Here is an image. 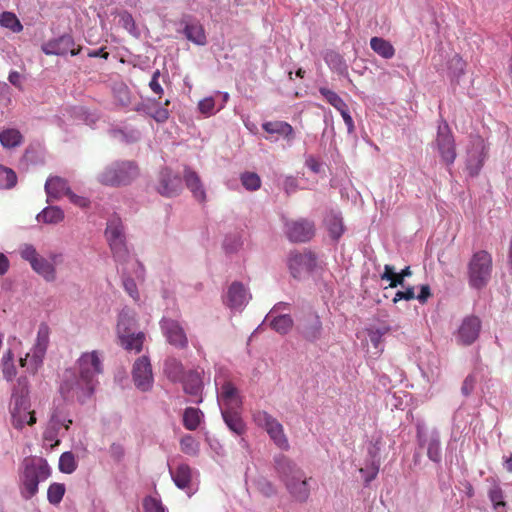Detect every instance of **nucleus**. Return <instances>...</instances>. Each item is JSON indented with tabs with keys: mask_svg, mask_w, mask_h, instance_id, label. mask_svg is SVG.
Listing matches in <instances>:
<instances>
[{
	"mask_svg": "<svg viewBox=\"0 0 512 512\" xmlns=\"http://www.w3.org/2000/svg\"><path fill=\"white\" fill-rule=\"evenodd\" d=\"M275 468L291 497L297 502H306L310 487L304 471L284 455L275 458Z\"/></svg>",
	"mask_w": 512,
	"mask_h": 512,
	"instance_id": "obj_1",
	"label": "nucleus"
},
{
	"mask_svg": "<svg viewBox=\"0 0 512 512\" xmlns=\"http://www.w3.org/2000/svg\"><path fill=\"white\" fill-rule=\"evenodd\" d=\"M51 469L43 458L26 460L20 476L21 494L25 499H31L38 492L41 481L48 479Z\"/></svg>",
	"mask_w": 512,
	"mask_h": 512,
	"instance_id": "obj_2",
	"label": "nucleus"
},
{
	"mask_svg": "<svg viewBox=\"0 0 512 512\" xmlns=\"http://www.w3.org/2000/svg\"><path fill=\"white\" fill-rule=\"evenodd\" d=\"M140 174L135 161H116L107 166L99 175L98 181L106 186L128 185Z\"/></svg>",
	"mask_w": 512,
	"mask_h": 512,
	"instance_id": "obj_3",
	"label": "nucleus"
},
{
	"mask_svg": "<svg viewBox=\"0 0 512 512\" xmlns=\"http://www.w3.org/2000/svg\"><path fill=\"white\" fill-rule=\"evenodd\" d=\"M493 269L492 256L485 250L475 252L468 264V282L474 289H482L489 283Z\"/></svg>",
	"mask_w": 512,
	"mask_h": 512,
	"instance_id": "obj_4",
	"label": "nucleus"
},
{
	"mask_svg": "<svg viewBox=\"0 0 512 512\" xmlns=\"http://www.w3.org/2000/svg\"><path fill=\"white\" fill-rule=\"evenodd\" d=\"M95 382L83 379L80 374L66 370L60 385V393L66 400L85 402L94 392Z\"/></svg>",
	"mask_w": 512,
	"mask_h": 512,
	"instance_id": "obj_5",
	"label": "nucleus"
},
{
	"mask_svg": "<svg viewBox=\"0 0 512 512\" xmlns=\"http://www.w3.org/2000/svg\"><path fill=\"white\" fill-rule=\"evenodd\" d=\"M135 319L128 313L122 312L119 315L117 323V335L120 345L127 351L139 353L142 351L145 334L143 332L134 333Z\"/></svg>",
	"mask_w": 512,
	"mask_h": 512,
	"instance_id": "obj_6",
	"label": "nucleus"
},
{
	"mask_svg": "<svg viewBox=\"0 0 512 512\" xmlns=\"http://www.w3.org/2000/svg\"><path fill=\"white\" fill-rule=\"evenodd\" d=\"M433 148L437 151L443 163L446 165L454 163L457 156L456 145L454 136L446 122L439 124Z\"/></svg>",
	"mask_w": 512,
	"mask_h": 512,
	"instance_id": "obj_7",
	"label": "nucleus"
},
{
	"mask_svg": "<svg viewBox=\"0 0 512 512\" xmlns=\"http://www.w3.org/2000/svg\"><path fill=\"white\" fill-rule=\"evenodd\" d=\"M12 425L16 429H22L25 424L33 425L36 423L35 412L30 411V403L25 394H13L11 407Z\"/></svg>",
	"mask_w": 512,
	"mask_h": 512,
	"instance_id": "obj_8",
	"label": "nucleus"
},
{
	"mask_svg": "<svg viewBox=\"0 0 512 512\" xmlns=\"http://www.w3.org/2000/svg\"><path fill=\"white\" fill-rule=\"evenodd\" d=\"M487 154L485 141L480 136L472 137L467 150V169L471 176H476L481 170Z\"/></svg>",
	"mask_w": 512,
	"mask_h": 512,
	"instance_id": "obj_9",
	"label": "nucleus"
},
{
	"mask_svg": "<svg viewBox=\"0 0 512 512\" xmlns=\"http://www.w3.org/2000/svg\"><path fill=\"white\" fill-rule=\"evenodd\" d=\"M157 192L164 197H174L182 190V181L178 174L169 168H163L158 174Z\"/></svg>",
	"mask_w": 512,
	"mask_h": 512,
	"instance_id": "obj_10",
	"label": "nucleus"
},
{
	"mask_svg": "<svg viewBox=\"0 0 512 512\" xmlns=\"http://www.w3.org/2000/svg\"><path fill=\"white\" fill-rule=\"evenodd\" d=\"M80 376L91 382L97 381L95 376L102 373V362L97 351L83 353L77 361Z\"/></svg>",
	"mask_w": 512,
	"mask_h": 512,
	"instance_id": "obj_11",
	"label": "nucleus"
},
{
	"mask_svg": "<svg viewBox=\"0 0 512 512\" xmlns=\"http://www.w3.org/2000/svg\"><path fill=\"white\" fill-rule=\"evenodd\" d=\"M162 332L170 345L178 349L188 347V338L180 323L170 318H163L160 322Z\"/></svg>",
	"mask_w": 512,
	"mask_h": 512,
	"instance_id": "obj_12",
	"label": "nucleus"
},
{
	"mask_svg": "<svg viewBox=\"0 0 512 512\" xmlns=\"http://www.w3.org/2000/svg\"><path fill=\"white\" fill-rule=\"evenodd\" d=\"M135 385L142 391H148L152 387L153 374L150 360L147 356L138 358L132 370Z\"/></svg>",
	"mask_w": 512,
	"mask_h": 512,
	"instance_id": "obj_13",
	"label": "nucleus"
},
{
	"mask_svg": "<svg viewBox=\"0 0 512 512\" xmlns=\"http://www.w3.org/2000/svg\"><path fill=\"white\" fill-rule=\"evenodd\" d=\"M286 234L292 242H307L313 238L315 226L313 222L306 219L287 222Z\"/></svg>",
	"mask_w": 512,
	"mask_h": 512,
	"instance_id": "obj_14",
	"label": "nucleus"
},
{
	"mask_svg": "<svg viewBox=\"0 0 512 512\" xmlns=\"http://www.w3.org/2000/svg\"><path fill=\"white\" fill-rule=\"evenodd\" d=\"M81 49V46L75 47L74 39L70 35H63L58 39L47 42L42 47L46 55H66L70 53L72 56H76Z\"/></svg>",
	"mask_w": 512,
	"mask_h": 512,
	"instance_id": "obj_15",
	"label": "nucleus"
},
{
	"mask_svg": "<svg viewBox=\"0 0 512 512\" xmlns=\"http://www.w3.org/2000/svg\"><path fill=\"white\" fill-rule=\"evenodd\" d=\"M481 329V321L476 316H467L463 319L456 334V340L463 345H470L476 341Z\"/></svg>",
	"mask_w": 512,
	"mask_h": 512,
	"instance_id": "obj_16",
	"label": "nucleus"
},
{
	"mask_svg": "<svg viewBox=\"0 0 512 512\" xmlns=\"http://www.w3.org/2000/svg\"><path fill=\"white\" fill-rule=\"evenodd\" d=\"M50 329L47 324H40L37 332L36 342L32 348L31 361L33 362V370L42 364L49 345Z\"/></svg>",
	"mask_w": 512,
	"mask_h": 512,
	"instance_id": "obj_17",
	"label": "nucleus"
},
{
	"mask_svg": "<svg viewBox=\"0 0 512 512\" xmlns=\"http://www.w3.org/2000/svg\"><path fill=\"white\" fill-rule=\"evenodd\" d=\"M218 401L221 404V410H240L242 400L237 388L230 381H226L222 387Z\"/></svg>",
	"mask_w": 512,
	"mask_h": 512,
	"instance_id": "obj_18",
	"label": "nucleus"
},
{
	"mask_svg": "<svg viewBox=\"0 0 512 512\" xmlns=\"http://www.w3.org/2000/svg\"><path fill=\"white\" fill-rule=\"evenodd\" d=\"M280 306H274L268 315L266 316V321L269 322L270 327L281 335H286L289 333L294 325V321L289 314H280Z\"/></svg>",
	"mask_w": 512,
	"mask_h": 512,
	"instance_id": "obj_19",
	"label": "nucleus"
},
{
	"mask_svg": "<svg viewBox=\"0 0 512 512\" xmlns=\"http://www.w3.org/2000/svg\"><path fill=\"white\" fill-rule=\"evenodd\" d=\"M183 179L186 187L190 190L193 197L199 202L206 201V191L199 174L189 166L183 170Z\"/></svg>",
	"mask_w": 512,
	"mask_h": 512,
	"instance_id": "obj_20",
	"label": "nucleus"
},
{
	"mask_svg": "<svg viewBox=\"0 0 512 512\" xmlns=\"http://www.w3.org/2000/svg\"><path fill=\"white\" fill-rule=\"evenodd\" d=\"M315 266V257L312 253H295L289 259V268L295 278L301 277L302 273L309 272Z\"/></svg>",
	"mask_w": 512,
	"mask_h": 512,
	"instance_id": "obj_21",
	"label": "nucleus"
},
{
	"mask_svg": "<svg viewBox=\"0 0 512 512\" xmlns=\"http://www.w3.org/2000/svg\"><path fill=\"white\" fill-rule=\"evenodd\" d=\"M202 372L198 370H189L180 380L183 384V390L191 396H200L203 390Z\"/></svg>",
	"mask_w": 512,
	"mask_h": 512,
	"instance_id": "obj_22",
	"label": "nucleus"
},
{
	"mask_svg": "<svg viewBox=\"0 0 512 512\" xmlns=\"http://www.w3.org/2000/svg\"><path fill=\"white\" fill-rule=\"evenodd\" d=\"M264 430L278 448L285 451L290 448L288 438L284 433L283 425L277 419L272 421Z\"/></svg>",
	"mask_w": 512,
	"mask_h": 512,
	"instance_id": "obj_23",
	"label": "nucleus"
},
{
	"mask_svg": "<svg viewBox=\"0 0 512 512\" xmlns=\"http://www.w3.org/2000/svg\"><path fill=\"white\" fill-rule=\"evenodd\" d=\"M113 257L117 263L128 265L130 261V252L126 242V235L108 242Z\"/></svg>",
	"mask_w": 512,
	"mask_h": 512,
	"instance_id": "obj_24",
	"label": "nucleus"
},
{
	"mask_svg": "<svg viewBox=\"0 0 512 512\" xmlns=\"http://www.w3.org/2000/svg\"><path fill=\"white\" fill-rule=\"evenodd\" d=\"M68 190L67 181L58 176L49 177L45 183V191L48 198L59 199L65 196Z\"/></svg>",
	"mask_w": 512,
	"mask_h": 512,
	"instance_id": "obj_25",
	"label": "nucleus"
},
{
	"mask_svg": "<svg viewBox=\"0 0 512 512\" xmlns=\"http://www.w3.org/2000/svg\"><path fill=\"white\" fill-rule=\"evenodd\" d=\"M221 414L228 428L237 435H242L246 431V425L240 415L239 410H221Z\"/></svg>",
	"mask_w": 512,
	"mask_h": 512,
	"instance_id": "obj_26",
	"label": "nucleus"
},
{
	"mask_svg": "<svg viewBox=\"0 0 512 512\" xmlns=\"http://www.w3.org/2000/svg\"><path fill=\"white\" fill-rule=\"evenodd\" d=\"M263 130L270 134H278L291 140L294 138L293 127L285 121H270L262 125Z\"/></svg>",
	"mask_w": 512,
	"mask_h": 512,
	"instance_id": "obj_27",
	"label": "nucleus"
},
{
	"mask_svg": "<svg viewBox=\"0 0 512 512\" xmlns=\"http://www.w3.org/2000/svg\"><path fill=\"white\" fill-rule=\"evenodd\" d=\"M247 299V293L241 283L234 282L231 284L227 294V303L231 308L242 306Z\"/></svg>",
	"mask_w": 512,
	"mask_h": 512,
	"instance_id": "obj_28",
	"label": "nucleus"
},
{
	"mask_svg": "<svg viewBox=\"0 0 512 512\" xmlns=\"http://www.w3.org/2000/svg\"><path fill=\"white\" fill-rule=\"evenodd\" d=\"M487 496L495 512H505L507 503L505 501L504 491L502 490L499 484H493L489 488Z\"/></svg>",
	"mask_w": 512,
	"mask_h": 512,
	"instance_id": "obj_29",
	"label": "nucleus"
},
{
	"mask_svg": "<svg viewBox=\"0 0 512 512\" xmlns=\"http://www.w3.org/2000/svg\"><path fill=\"white\" fill-rule=\"evenodd\" d=\"M325 226L329 232V235L334 240H338L344 233V224L342 218L334 213H329L324 220Z\"/></svg>",
	"mask_w": 512,
	"mask_h": 512,
	"instance_id": "obj_30",
	"label": "nucleus"
},
{
	"mask_svg": "<svg viewBox=\"0 0 512 512\" xmlns=\"http://www.w3.org/2000/svg\"><path fill=\"white\" fill-rule=\"evenodd\" d=\"M164 373L173 382H180L185 375L182 363L176 358H168L164 363Z\"/></svg>",
	"mask_w": 512,
	"mask_h": 512,
	"instance_id": "obj_31",
	"label": "nucleus"
},
{
	"mask_svg": "<svg viewBox=\"0 0 512 512\" xmlns=\"http://www.w3.org/2000/svg\"><path fill=\"white\" fill-rule=\"evenodd\" d=\"M31 267L46 281H54L56 278V270L54 265L41 256L31 265Z\"/></svg>",
	"mask_w": 512,
	"mask_h": 512,
	"instance_id": "obj_32",
	"label": "nucleus"
},
{
	"mask_svg": "<svg viewBox=\"0 0 512 512\" xmlns=\"http://www.w3.org/2000/svg\"><path fill=\"white\" fill-rule=\"evenodd\" d=\"M23 142V136L14 128L4 129L0 132V143L6 149L15 148Z\"/></svg>",
	"mask_w": 512,
	"mask_h": 512,
	"instance_id": "obj_33",
	"label": "nucleus"
},
{
	"mask_svg": "<svg viewBox=\"0 0 512 512\" xmlns=\"http://www.w3.org/2000/svg\"><path fill=\"white\" fill-rule=\"evenodd\" d=\"M370 46L375 53L385 59H391L395 54L393 45L381 37H372Z\"/></svg>",
	"mask_w": 512,
	"mask_h": 512,
	"instance_id": "obj_34",
	"label": "nucleus"
},
{
	"mask_svg": "<svg viewBox=\"0 0 512 512\" xmlns=\"http://www.w3.org/2000/svg\"><path fill=\"white\" fill-rule=\"evenodd\" d=\"M184 34L189 41L197 45H205L207 42L205 30L198 22L187 24L184 28Z\"/></svg>",
	"mask_w": 512,
	"mask_h": 512,
	"instance_id": "obj_35",
	"label": "nucleus"
},
{
	"mask_svg": "<svg viewBox=\"0 0 512 512\" xmlns=\"http://www.w3.org/2000/svg\"><path fill=\"white\" fill-rule=\"evenodd\" d=\"M175 485L180 489H185L191 483V468L187 464H180L174 472H171Z\"/></svg>",
	"mask_w": 512,
	"mask_h": 512,
	"instance_id": "obj_36",
	"label": "nucleus"
},
{
	"mask_svg": "<svg viewBox=\"0 0 512 512\" xmlns=\"http://www.w3.org/2000/svg\"><path fill=\"white\" fill-rule=\"evenodd\" d=\"M63 219L64 212L57 206L46 207L37 215V220L46 224H57Z\"/></svg>",
	"mask_w": 512,
	"mask_h": 512,
	"instance_id": "obj_37",
	"label": "nucleus"
},
{
	"mask_svg": "<svg viewBox=\"0 0 512 512\" xmlns=\"http://www.w3.org/2000/svg\"><path fill=\"white\" fill-rule=\"evenodd\" d=\"M425 441L427 443V455L429 459L436 463L440 462L441 448L439 434L436 431H432Z\"/></svg>",
	"mask_w": 512,
	"mask_h": 512,
	"instance_id": "obj_38",
	"label": "nucleus"
},
{
	"mask_svg": "<svg viewBox=\"0 0 512 512\" xmlns=\"http://www.w3.org/2000/svg\"><path fill=\"white\" fill-rule=\"evenodd\" d=\"M202 412L198 408L188 407L184 411L183 425L187 430H196L201 422Z\"/></svg>",
	"mask_w": 512,
	"mask_h": 512,
	"instance_id": "obj_39",
	"label": "nucleus"
},
{
	"mask_svg": "<svg viewBox=\"0 0 512 512\" xmlns=\"http://www.w3.org/2000/svg\"><path fill=\"white\" fill-rule=\"evenodd\" d=\"M125 235L124 226L122 221L118 218H113L109 220L106 230L105 236L108 242L120 238Z\"/></svg>",
	"mask_w": 512,
	"mask_h": 512,
	"instance_id": "obj_40",
	"label": "nucleus"
},
{
	"mask_svg": "<svg viewBox=\"0 0 512 512\" xmlns=\"http://www.w3.org/2000/svg\"><path fill=\"white\" fill-rule=\"evenodd\" d=\"M0 25L10 29L15 33L21 32L23 29V26L17 16L14 13L8 11L0 14Z\"/></svg>",
	"mask_w": 512,
	"mask_h": 512,
	"instance_id": "obj_41",
	"label": "nucleus"
},
{
	"mask_svg": "<svg viewBox=\"0 0 512 512\" xmlns=\"http://www.w3.org/2000/svg\"><path fill=\"white\" fill-rule=\"evenodd\" d=\"M122 277H123V286L125 291L129 294L131 298L134 300H139V291L134 279L130 276V271L127 268V265H122Z\"/></svg>",
	"mask_w": 512,
	"mask_h": 512,
	"instance_id": "obj_42",
	"label": "nucleus"
},
{
	"mask_svg": "<svg viewBox=\"0 0 512 512\" xmlns=\"http://www.w3.org/2000/svg\"><path fill=\"white\" fill-rule=\"evenodd\" d=\"M17 184L16 173L0 164V189H11Z\"/></svg>",
	"mask_w": 512,
	"mask_h": 512,
	"instance_id": "obj_43",
	"label": "nucleus"
},
{
	"mask_svg": "<svg viewBox=\"0 0 512 512\" xmlns=\"http://www.w3.org/2000/svg\"><path fill=\"white\" fill-rule=\"evenodd\" d=\"M447 69L451 77L458 79L464 74L465 62L458 54H453L447 62Z\"/></svg>",
	"mask_w": 512,
	"mask_h": 512,
	"instance_id": "obj_44",
	"label": "nucleus"
},
{
	"mask_svg": "<svg viewBox=\"0 0 512 512\" xmlns=\"http://www.w3.org/2000/svg\"><path fill=\"white\" fill-rule=\"evenodd\" d=\"M319 92L326 99V101L339 112L347 106L344 100L336 92L325 87H321Z\"/></svg>",
	"mask_w": 512,
	"mask_h": 512,
	"instance_id": "obj_45",
	"label": "nucleus"
},
{
	"mask_svg": "<svg viewBox=\"0 0 512 512\" xmlns=\"http://www.w3.org/2000/svg\"><path fill=\"white\" fill-rule=\"evenodd\" d=\"M77 468V462L72 452H64L59 459V470L66 474L73 473Z\"/></svg>",
	"mask_w": 512,
	"mask_h": 512,
	"instance_id": "obj_46",
	"label": "nucleus"
},
{
	"mask_svg": "<svg viewBox=\"0 0 512 512\" xmlns=\"http://www.w3.org/2000/svg\"><path fill=\"white\" fill-rule=\"evenodd\" d=\"M180 449L183 453L196 456L199 452V443L191 435H185L180 440Z\"/></svg>",
	"mask_w": 512,
	"mask_h": 512,
	"instance_id": "obj_47",
	"label": "nucleus"
},
{
	"mask_svg": "<svg viewBox=\"0 0 512 512\" xmlns=\"http://www.w3.org/2000/svg\"><path fill=\"white\" fill-rule=\"evenodd\" d=\"M65 494V485L62 483H52L47 491L48 501L53 504H59Z\"/></svg>",
	"mask_w": 512,
	"mask_h": 512,
	"instance_id": "obj_48",
	"label": "nucleus"
},
{
	"mask_svg": "<svg viewBox=\"0 0 512 512\" xmlns=\"http://www.w3.org/2000/svg\"><path fill=\"white\" fill-rule=\"evenodd\" d=\"M242 185L249 191H256L261 187V179L254 172H245L240 177Z\"/></svg>",
	"mask_w": 512,
	"mask_h": 512,
	"instance_id": "obj_49",
	"label": "nucleus"
},
{
	"mask_svg": "<svg viewBox=\"0 0 512 512\" xmlns=\"http://www.w3.org/2000/svg\"><path fill=\"white\" fill-rule=\"evenodd\" d=\"M252 419L256 426L265 429L276 418L265 410H255L252 413Z\"/></svg>",
	"mask_w": 512,
	"mask_h": 512,
	"instance_id": "obj_50",
	"label": "nucleus"
},
{
	"mask_svg": "<svg viewBox=\"0 0 512 512\" xmlns=\"http://www.w3.org/2000/svg\"><path fill=\"white\" fill-rule=\"evenodd\" d=\"M381 278L383 280L390 281V287H396L401 284V275H398V273L395 272L394 267L391 265H385L384 273Z\"/></svg>",
	"mask_w": 512,
	"mask_h": 512,
	"instance_id": "obj_51",
	"label": "nucleus"
},
{
	"mask_svg": "<svg viewBox=\"0 0 512 512\" xmlns=\"http://www.w3.org/2000/svg\"><path fill=\"white\" fill-rule=\"evenodd\" d=\"M145 512H165V508L160 500L154 497H147L143 502Z\"/></svg>",
	"mask_w": 512,
	"mask_h": 512,
	"instance_id": "obj_52",
	"label": "nucleus"
},
{
	"mask_svg": "<svg viewBox=\"0 0 512 512\" xmlns=\"http://www.w3.org/2000/svg\"><path fill=\"white\" fill-rule=\"evenodd\" d=\"M21 257L32 265L40 255L32 245H24L20 251Z\"/></svg>",
	"mask_w": 512,
	"mask_h": 512,
	"instance_id": "obj_53",
	"label": "nucleus"
},
{
	"mask_svg": "<svg viewBox=\"0 0 512 512\" xmlns=\"http://www.w3.org/2000/svg\"><path fill=\"white\" fill-rule=\"evenodd\" d=\"M159 77H160V70L157 69L152 74V78L149 82V87L155 94H157L159 96V98H161L162 95L164 94V90H163L161 84L159 83Z\"/></svg>",
	"mask_w": 512,
	"mask_h": 512,
	"instance_id": "obj_54",
	"label": "nucleus"
},
{
	"mask_svg": "<svg viewBox=\"0 0 512 512\" xmlns=\"http://www.w3.org/2000/svg\"><path fill=\"white\" fill-rule=\"evenodd\" d=\"M214 107L215 101L212 97L204 98L198 104L200 112L205 115H211L214 111Z\"/></svg>",
	"mask_w": 512,
	"mask_h": 512,
	"instance_id": "obj_55",
	"label": "nucleus"
},
{
	"mask_svg": "<svg viewBox=\"0 0 512 512\" xmlns=\"http://www.w3.org/2000/svg\"><path fill=\"white\" fill-rule=\"evenodd\" d=\"M378 471H379V464L376 463L375 461H373L372 464L367 468H360V472L363 474H366L365 475L366 483H369L373 479H375L378 474Z\"/></svg>",
	"mask_w": 512,
	"mask_h": 512,
	"instance_id": "obj_56",
	"label": "nucleus"
},
{
	"mask_svg": "<svg viewBox=\"0 0 512 512\" xmlns=\"http://www.w3.org/2000/svg\"><path fill=\"white\" fill-rule=\"evenodd\" d=\"M65 196H67L74 205L79 206L81 208L87 207L89 204V200L87 198L76 195L70 189L68 190Z\"/></svg>",
	"mask_w": 512,
	"mask_h": 512,
	"instance_id": "obj_57",
	"label": "nucleus"
},
{
	"mask_svg": "<svg viewBox=\"0 0 512 512\" xmlns=\"http://www.w3.org/2000/svg\"><path fill=\"white\" fill-rule=\"evenodd\" d=\"M109 453L114 460L120 461L124 457L125 451L121 444L113 443L109 448Z\"/></svg>",
	"mask_w": 512,
	"mask_h": 512,
	"instance_id": "obj_58",
	"label": "nucleus"
},
{
	"mask_svg": "<svg viewBox=\"0 0 512 512\" xmlns=\"http://www.w3.org/2000/svg\"><path fill=\"white\" fill-rule=\"evenodd\" d=\"M151 117L158 123H163L169 118V111L166 107H159L151 114Z\"/></svg>",
	"mask_w": 512,
	"mask_h": 512,
	"instance_id": "obj_59",
	"label": "nucleus"
},
{
	"mask_svg": "<svg viewBox=\"0 0 512 512\" xmlns=\"http://www.w3.org/2000/svg\"><path fill=\"white\" fill-rule=\"evenodd\" d=\"M2 372L3 376L6 380L10 381L12 380L16 375V368L14 366V363L5 362L2 365Z\"/></svg>",
	"mask_w": 512,
	"mask_h": 512,
	"instance_id": "obj_60",
	"label": "nucleus"
},
{
	"mask_svg": "<svg viewBox=\"0 0 512 512\" xmlns=\"http://www.w3.org/2000/svg\"><path fill=\"white\" fill-rule=\"evenodd\" d=\"M475 383H476L475 375L474 374L468 375L463 382V386H462L463 394L469 395L473 391V389L475 387Z\"/></svg>",
	"mask_w": 512,
	"mask_h": 512,
	"instance_id": "obj_61",
	"label": "nucleus"
},
{
	"mask_svg": "<svg viewBox=\"0 0 512 512\" xmlns=\"http://www.w3.org/2000/svg\"><path fill=\"white\" fill-rule=\"evenodd\" d=\"M321 331V323L316 321V323L307 331H305L304 336L308 340H315L320 336Z\"/></svg>",
	"mask_w": 512,
	"mask_h": 512,
	"instance_id": "obj_62",
	"label": "nucleus"
},
{
	"mask_svg": "<svg viewBox=\"0 0 512 512\" xmlns=\"http://www.w3.org/2000/svg\"><path fill=\"white\" fill-rule=\"evenodd\" d=\"M414 298H415L414 288L410 287V288L406 289L405 291H398L395 294L393 301L398 302L400 300H412Z\"/></svg>",
	"mask_w": 512,
	"mask_h": 512,
	"instance_id": "obj_63",
	"label": "nucleus"
},
{
	"mask_svg": "<svg viewBox=\"0 0 512 512\" xmlns=\"http://www.w3.org/2000/svg\"><path fill=\"white\" fill-rule=\"evenodd\" d=\"M340 114L344 120L345 125L347 126L348 132L349 133L354 132V129H355L354 121H353L351 115L349 114L348 106H346L343 110H341Z\"/></svg>",
	"mask_w": 512,
	"mask_h": 512,
	"instance_id": "obj_64",
	"label": "nucleus"
}]
</instances>
